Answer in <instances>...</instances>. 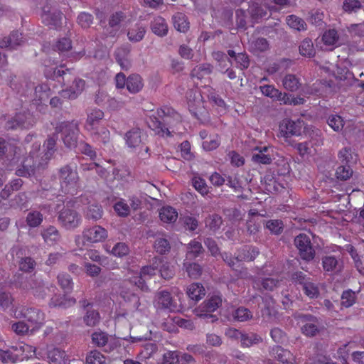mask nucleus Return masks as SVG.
<instances>
[{
    "mask_svg": "<svg viewBox=\"0 0 364 364\" xmlns=\"http://www.w3.org/2000/svg\"><path fill=\"white\" fill-rule=\"evenodd\" d=\"M279 100L282 101L285 105H302L304 103L305 100L301 97H294L291 94L282 93L279 96Z\"/></svg>",
    "mask_w": 364,
    "mask_h": 364,
    "instance_id": "nucleus-59",
    "label": "nucleus"
},
{
    "mask_svg": "<svg viewBox=\"0 0 364 364\" xmlns=\"http://www.w3.org/2000/svg\"><path fill=\"white\" fill-rule=\"evenodd\" d=\"M63 13L48 5L43 7L41 21L50 29L59 30L62 27Z\"/></svg>",
    "mask_w": 364,
    "mask_h": 364,
    "instance_id": "nucleus-8",
    "label": "nucleus"
},
{
    "mask_svg": "<svg viewBox=\"0 0 364 364\" xmlns=\"http://www.w3.org/2000/svg\"><path fill=\"white\" fill-rule=\"evenodd\" d=\"M58 282L65 294L71 292L73 283L72 278L69 274L64 273L58 274Z\"/></svg>",
    "mask_w": 364,
    "mask_h": 364,
    "instance_id": "nucleus-45",
    "label": "nucleus"
},
{
    "mask_svg": "<svg viewBox=\"0 0 364 364\" xmlns=\"http://www.w3.org/2000/svg\"><path fill=\"white\" fill-rule=\"evenodd\" d=\"M11 330L18 336H24L31 333V326L24 321H19L11 323Z\"/></svg>",
    "mask_w": 364,
    "mask_h": 364,
    "instance_id": "nucleus-54",
    "label": "nucleus"
},
{
    "mask_svg": "<svg viewBox=\"0 0 364 364\" xmlns=\"http://www.w3.org/2000/svg\"><path fill=\"white\" fill-rule=\"evenodd\" d=\"M272 356L284 364H291V354L289 350L284 349L281 346H277L272 348L271 352Z\"/></svg>",
    "mask_w": 364,
    "mask_h": 364,
    "instance_id": "nucleus-31",
    "label": "nucleus"
},
{
    "mask_svg": "<svg viewBox=\"0 0 364 364\" xmlns=\"http://www.w3.org/2000/svg\"><path fill=\"white\" fill-rule=\"evenodd\" d=\"M232 316L237 321H246L252 318V314L248 309L239 307L232 312Z\"/></svg>",
    "mask_w": 364,
    "mask_h": 364,
    "instance_id": "nucleus-57",
    "label": "nucleus"
},
{
    "mask_svg": "<svg viewBox=\"0 0 364 364\" xmlns=\"http://www.w3.org/2000/svg\"><path fill=\"white\" fill-rule=\"evenodd\" d=\"M58 139V136L55 131V132L49 135L47 139L45 141L43 144V147L45 148V154L43 156L44 159H43V160L45 161V164H47L48 161L52 158L54 153L55 152Z\"/></svg>",
    "mask_w": 364,
    "mask_h": 364,
    "instance_id": "nucleus-20",
    "label": "nucleus"
},
{
    "mask_svg": "<svg viewBox=\"0 0 364 364\" xmlns=\"http://www.w3.org/2000/svg\"><path fill=\"white\" fill-rule=\"evenodd\" d=\"M142 131L139 128H133L125 134L127 145L131 148L139 146L142 142Z\"/></svg>",
    "mask_w": 364,
    "mask_h": 364,
    "instance_id": "nucleus-27",
    "label": "nucleus"
},
{
    "mask_svg": "<svg viewBox=\"0 0 364 364\" xmlns=\"http://www.w3.org/2000/svg\"><path fill=\"white\" fill-rule=\"evenodd\" d=\"M302 289L304 294L310 299H316L320 295L318 287L310 281L302 287Z\"/></svg>",
    "mask_w": 364,
    "mask_h": 364,
    "instance_id": "nucleus-63",
    "label": "nucleus"
},
{
    "mask_svg": "<svg viewBox=\"0 0 364 364\" xmlns=\"http://www.w3.org/2000/svg\"><path fill=\"white\" fill-rule=\"evenodd\" d=\"M14 316L17 318H23L31 326V333L38 330L44 323V314L36 308H23L21 311L16 310Z\"/></svg>",
    "mask_w": 364,
    "mask_h": 364,
    "instance_id": "nucleus-4",
    "label": "nucleus"
},
{
    "mask_svg": "<svg viewBox=\"0 0 364 364\" xmlns=\"http://www.w3.org/2000/svg\"><path fill=\"white\" fill-rule=\"evenodd\" d=\"M104 112L100 109H92L87 115V124L90 127V130H94L97 124L103 119Z\"/></svg>",
    "mask_w": 364,
    "mask_h": 364,
    "instance_id": "nucleus-39",
    "label": "nucleus"
},
{
    "mask_svg": "<svg viewBox=\"0 0 364 364\" xmlns=\"http://www.w3.org/2000/svg\"><path fill=\"white\" fill-rule=\"evenodd\" d=\"M143 86L142 78L138 74H132L127 78V88L132 93L139 92Z\"/></svg>",
    "mask_w": 364,
    "mask_h": 364,
    "instance_id": "nucleus-30",
    "label": "nucleus"
},
{
    "mask_svg": "<svg viewBox=\"0 0 364 364\" xmlns=\"http://www.w3.org/2000/svg\"><path fill=\"white\" fill-rule=\"evenodd\" d=\"M41 235L44 242L49 245H53L59 241L61 237L60 232L53 225H49L48 228L43 229Z\"/></svg>",
    "mask_w": 364,
    "mask_h": 364,
    "instance_id": "nucleus-25",
    "label": "nucleus"
},
{
    "mask_svg": "<svg viewBox=\"0 0 364 364\" xmlns=\"http://www.w3.org/2000/svg\"><path fill=\"white\" fill-rule=\"evenodd\" d=\"M287 23L291 28L297 31H304L306 29V23L305 21L295 15L288 16L287 17Z\"/></svg>",
    "mask_w": 364,
    "mask_h": 364,
    "instance_id": "nucleus-46",
    "label": "nucleus"
},
{
    "mask_svg": "<svg viewBox=\"0 0 364 364\" xmlns=\"http://www.w3.org/2000/svg\"><path fill=\"white\" fill-rule=\"evenodd\" d=\"M262 341V338L252 332L244 333L240 340L241 346L249 348Z\"/></svg>",
    "mask_w": 364,
    "mask_h": 364,
    "instance_id": "nucleus-37",
    "label": "nucleus"
},
{
    "mask_svg": "<svg viewBox=\"0 0 364 364\" xmlns=\"http://www.w3.org/2000/svg\"><path fill=\"white\" fill-rule=\"evenodd\" d=\"M45 75L47 78L63 82L64 85L68 84L72 80V73L70 69H64V65L60 67L47 68L45 70Z\"/></svg>",
    "mask_w": 364,
    "mask_h": 364,
    "instance_id": "nucleus-11",
    "label": "nucleus"
},
{
    "mask_svg": "<svg viewBox=\"0 0 364 364\" xmlns=\"http://www.w3.org/2000/svg\"><path fill=\"white\" fill-rule=\"evenodd\" d=\"M259 251L257 247L254 246H245L240 250L239 255L236 257L237 262L253 261L258 256Z\"/></svg>",
    "mask_w": 364,
    "mask_h": 364,
    "instance_id": "nucleus-28",
    "label": "nucleus"
},
{
    "mask_svg": "<svg viewBox=\"0 0 364 364\" xmlns=\"http://www.w3.org/2000/svg\"><path fill=\"white\" fill-rule=\"evenodd\" d=\"M43 220V214L37 210L30 211L26 218V223L30 228L39 227Z\"/></svg>",
    "mask_w": 364,
    "mask_h": 364,
    "instance_id": "nucleus-35",
    "label": "nucleus"
},
{
    "mask_svg": "<svg viewBox=\"0 0 364 364\" xmlns=\"http://www.w3.org/2000/svg\"><path fill=\"white\" fill-rule=\"evenodd\" d=\"M310 278L301 271H296L291 273V282L295 285H300L301 288L309 281Z\"/></svg>",
    "mask_w": 364,
    "mask_h": 364,
    "instance_id": "nucleus-58",
    "label": "nucleus"
},
{
    "mask_svg": "<svg viewBox=\"0 0 364 364\" xmlns=\"http://www.w3.org/2000/svg\"><path fill=\"white\" fill-rule=\"evenodd\" d=\"M204 253L205 250L200 242L193 240L187 245L186 258L188 259H195L197 257H203Z\"/></svg>",
    "mask_w": 364,
    "mask_h": 364,
    "instance_id": "nucleus-24",
    "label": "nucleus"
},
{
    "mask_svg": "<svg viewBox=\"0 0 364 364\" xmlns=\"http://www.w3.org/2000/svg\"><path fill=\"white\" fill-rule=\"evenodd\" d=\"M174 28L183 33H186L189 28V22L187 16L183 13H176L172 17Z\"/></svg>",
    "mask_w": 364,
    "mask_h": 364,
    "instance_id": "nucleus-32",
    "label": "nucleus"
},
{
    "mask_svg": "<svg viewBox=\"0 0 364 364\" xmlns=\"http://www.w3.org/2000/svg\"><path fill=\"white\" fill-rule=\"evenodd\" d=\"M187 294L191 299L198 301L205 295V289L200 284L193 283L188 287Z\"/></svg>",
    "mask_w": 364,
    "mask_h": 364,
    "instance_id": "nucleus-36",
    "label": "nucleus"
},
{
    "mask_svg": "<svg viewBox=\"0 0 364 364\" xmlns=\"http://www.w3.org/2000/svg\"><path fill=\"white\" fill-rule=\"evenodd\" d=\"M58 221L63 228L71 230L80 225L81 216L75 210L63 207L58 213Z\"/></svg>",
    "mask_w": 364,
    "mask_h": 364,
    "instance_id": "nucleus-7",
    "label": "nucleus"
},
{
    "mask_svg": "<svg viewBox=\"0 0 364 364\" xmlns=\"http://www.w3.org/2000/svg\"><path fill=\"white\" fill-rule=\"evenodd\" d=\"M76 303V299L73 297L67 296L66 294L63 295H54L49 301L50 307H59L62 309H67Z\"/></svg>",
    "mask_w": 364,
    "mask_h": 364,
    "instance_id": "nucleus-21",
    "label": "nucleus"
},
{
    "mask_svg": "<svg viewBox=\"0 0 364 364\" xmlns=\"http://www.w3.org/2000/svg\"><path fill=\"white\" fill-rule=\"evenodd\" d=\"M146 33L144 27L136 25L134 27L130 28L128 31L127 36L129 40L132 42H139L141 41Z\"/></svg>",
    "mask_w": 364,
    "mask_h": 364,
    "instance_id": "nucleus-40",
    "label": "nucleus"
},
{
    "mask_svg": "<svg viewBox=\"0 0 364 364\" xmlns=\"http://www.w3.org/2000/svg\"><path fill=\"white\" fill-rule=\"evenodd\" d=\"M339 36L335 29H329L326 31L323 36L322 41L325 45L333 46L338 41Z\"/></svg>",
    "mask_w": 364,
    "mask_h": 364,
    "instance_id": "nucleus-61",
    "label": "nucleus"
},
{
    "mask_svg": "<svg viewBox=\"0 0 364 364\" xmlns=\"http://www.w3.org/2000/svg\"><path fill=\"white\" fill-rule=\"evenodd\" d=\"M151 31L160 36L163 37L167 35L168 26L165 19L161 16L156 17L150 24Z\"/></svg>",
    "mask_w": 364,
    "mask_h": 364,
    "instance_id": "nucleus-26",
    "label": "nucleus"
},
{
    "mask_svg": "<svg viewBox=\"0 0 364 364\" xmlns=\"http://www.w3.org/2000/svg\"><path fill=\"white\" fill-rule=\"evenodd\" d=\"M235 17L237 27L233 28V30L245 31L247 28L245 11L242 9H237L235 11Z\"/></svg>",
    "mask_w": 364,
    "mask_h": 364,
    "instance_id": "nucleus-50",
    "label": "nucleus"
},
{
    "mask_svg": "<svg viewBox=\"0 0 364 364\" xmlns=\"http://www.w3.org/2000/svg\"><path fill=\"white\" fill-rule=\"evenodd\" d=\"M222 305V299L220 296L214 295L205 300L197 309V312H213Z\"/></svg>",
    "mask_w": 364,
    "mask_h": 364,
    "instance_id": "nucleus-23",
    "label": "nucleus"
},
{
    "mask_svg": "<svg viewBox=\"0 0 364 364\" xmlns=\"http://www.w3.org/2000/svg\"><path fill=\"white\" fill-rule=\"evenodd\" d=\"M294 318L301 323L302 333L308 337H314L319 332L321 321L316 316L310 314L296 313Z\"/></svg>",
    "mask_w": 364,
    "mask_h": 364,
    "instance_id": "nucleus-6",
    "label": "nucleus"
},
{
    "mask_svg": "<svg viewBox=\"0 0 364 364\" xmlns=\"http://www.w3.org/2000/svg\"><path fill=\"white\" fill-rule=\"evenodd\" d=\"M17 347L12 346L7 350L0 349V360L3 363H14L18 359V355L14 353L17 350Z\"/></svg>",
    "mask_w": 364,
    "mask_h": 364,
    "instance_id": "nucleus-44",
    "label": "nucleus"
},
{
    "mask_svg": "<svg viewBox=\"0 0 364 364\" xmlns=\"http://www.w3.org/2000/svg\"><path fill=\"white\" fill-rule=\"evenodd\" d=\"M336 177L341 181H347L353 175V170L348 164H344L339 166L336 172Z\"/></svg>",
    "mask_w": 364,
    "mask_h": 364,
    "instance_id": "nucleus-55",
    "label": "nucleus"
},
{
    "mask_svg": "<svg viewBox=\"0 0 364 364\" xmlns=\"http://www.w3.org/2000/svg\"><path fill=\"white\" fill-rule=\"evenodd\" d=\"M183 267L186 269L188 276L192 279L198 278L202 274V267L197 263L185 262Z\"/></svg>",
    "mask_w": 364,
    "mask_h": 364,
    "instance_id": "nucleus-53",
    "label": "nucleus"
},
{
    "mask_svg": "<svg viewBox=\"0 0 364 364\" xmlns=\"http://www.w3.org/2000/svg\"><path fill=\"white\" fill-rule=\"evenodd\" d=\"M41 166V162L36 166L33 157L29 156L23 160L21 166L16 169V174L21 177H31L36 174V169H39Z\"/></svg>",
    "mask_w": 364,
    "mask_h": 364,
    "instance_id": "nucleus-16",
    "label": "nucleus"
},
{
    "mask_svg": "<svg viewBox=\"0 0 364 364\" xmlns=\"http://www.w3.org/2000/svg\"><path fill=\"white\" fill-rule=\"evenodd\" d=\"M299 53L301 55L311 58L314 55V45L310 39H304L299 46Z\"/></svg>",
    "mask_w": 364,
    "mask_h": 364,
    "instance_id": "nucleus-51",
    "label": "nucleus"
},
{
    "mask_svg": "<svg viewBox=\"0 0 364 364\" xmlns=\"http://www.w3.org/2000/svg\"><path fill=\"white\" fill-rule=\"evenodd\" d=\"M159 271L160 272L161 277L166 280L172 279L175 275L174 266L168 262L164 261L163 263L160 265V269Z\"/></svg>",
    "mask_w": 364,
    "mask_h": 364,
    "instance_id": "nucleus-49",
    "label": "nucleus"
},
{
    "mask_svg": "<svg viewBox=\"0 0 364 364\" xmlns=\"http://www.w3.org/2000/svg\"><path fill=\"white\" fill-rule=\"evenodd\" d=\"M103 210L102 206L97 204L88 205L86 211V218L97 221L102 217Z\"/></svg>",
    "mask_w": 364,
    "mask_h": 364,
    "instance_id": "nucleus-43",
    "label": "nucleus"
},
{
    "mask_svg": "<svg viewBox=\"0 0 364 364\" xmlns=\"http://www.w3.org/2000/svg\"><path fill=\"white\" fill-rule=\"evenodd\" d=\"M21 33L17 31H14L9 36L0 39V48L14 49L21 44Z\"/></svg>",
    "mask_w": 364,
    "mask_h": 364,
    "instance_id": "nucleus-22",
    "label": "nucleus"
},
{
    "mask_svg": "<svg viewBox=\"0 0 364 364\" xmlns=\"http://www.w3.org/2000/svg\"><path fill=\"white\" fill-rule=\"evenodd\" d=\"M343 9L348 14L356 13L363 9V4L359 0H344Z\"/></svg>",
    "mask_w": 364,
    "mask_h": 364,
    "instance_id": "nucleus-48",
    "label": "nucleus"
},
{
    "mask_svg": "<svg viewBox=\"0 0 364 364\" xmlns=\"http://www.w3.org/2000/svg\"><path fill=\"white\" fill-rule=\"evenodd\" d=\"M105 362V357L96 350L90 351L86 357L87 364H104Z\"/></svg>",
    "mask_w": 364,
    "mask_h": 364,
    "instance_id": "nucleus-60",
    "label": "nucleus"
},
{
    "mask_svg": "<svg viewBox=\"0 0 364 364\" xmlns=\"http://www.w3.org/2000/svg\"><path fill=\"white\" fill-rule=\"evenodd\" d=\"M283 85L285 89L293 92L298 90L299 82L294 75L289 74L283 79Z\"/></svg>",
    "mask_w": 364,
    "mask_h": 364,
    "instance_id": "nucleus-56",
    "label": "nucleus"
},
{
    "mask_svg": "<svg viewBox=\"0 0 364 364\" xmlns=\"http://www.w3.org/2000/svg\"><path fill=\"white\" fill-rule=\"evenodd\" d=\"M33 119L29 113H18L14 118L9 120L6 124L7 129L17 128L28 129L33 126Z\"/></svg>",
    "mask_w": 364,
    "mask_h": 364,
    "instance_id": "nucleus-13",
    "label": "nucleus"
},
{
    "mask_svg": "<svg viewBox=\"0 0 364 364\" xmlns=\"http://www.w3.org/2000/svg\"><path fill=\"white\" fill-rule=\"evenodd\" d=\"M294 245L298 250L300 258L306 262L312 261L316 256V250L309 235L300 233L294 237Z\"/></svg>",
    "mask_w": 364,
    "mask_h": 364,
    "instance_id": "nucleus-5",
    "label": "nucleus"
},
{
    "mask_svg": "<svg viewBox=\"0 0 364 364\" xmlns=\"http://www.w3.org/2000/svg\"><path fill=\"white\" fill-rule=\"evenodd\" d=\"M323 270L327 272L339 273L343 269V262L334 256H324L322 257Z\"/></svg>",
    "mask_w": 364,
    "mask_h": 364,
    "instance_id": "nucleus-19",
    "label": "nucleus"
},
{
    "mask_svg": "<svg viewBox=\"0 0 364 364\" xmlns=\"http://www.w3.org/2000/svg\"><path fill=\"white\" fill-rule=\"evenodd\" d=\"M248 13L252 23H255L257 22L258 20L268 16V9L265 5L257 2H252L249 5Z\"/></svg>",
    "mask_w": 364,
    "mask_h": 364,
    "instance_id": "nucleus-17",
    "label": "nucleus"
},
{
    "mask_svg": "<svg viewBox=\"0 0 364 364\" xmlns=\"http://www.w3.org/2000/svg\"><path fill=\"white\" fill-rule=\"evenodd\" d=\"M179 351L168 350L163 355L162 364H178Z\"/></svg>",
    "mask_w": 364,
    "mask_h": 364,
    "instance_id": "nucleus-64",
    "label": "nucleus"
},
{
    "mask_svg": "<svg viewBox=\"0 0 364 364\" xmlns=\"http://www.w3.org/2000/svg\"><path fill=\"white\" fill-rule=\"evenodd\" d=\"M71 48V41L70 38L66 37L59 38L53 46L54 50H58L62 54L68 52Z\"/></svg>",
    "mask_w": 364,
    "mask_h": 364,
    "instance_id": "nucleus-52",
    "label": "nucleus"
},
{
    "mask_svg": "<svg viewBox=\"0 0 364 364\" xmlns=\"http://www.w3.org/2000/svg\"><path fill=\"white\" fill-rule=\"evenodd\" d=\"M159 218L161 221L171 223L176 220L178 213L176 210L171 206L164 207L160 210Z\"/></svg>",
    "mask_w": 364,
    "mask_h": 364,
    "instance_id": "nucleus-34",
    "label": "nucleus"
},
{
    "mask_svg": "<svg viewBox=\"0 0 364 364\" xmlns=\"http://www.w3.org/2000/svg\"><path fill=\"white\" fill-rule=\"evenodd\" d=\"M58 176L62 187H73L79 181L76 166L73 164H69L61 167L58 171Z\"/></svg>",
    "mask_w": 364,
    "mask_h": 364,
    "instance_id": "nucleus-9",
    "label": "nucleus"
},
{
    "mask_svg": "<svg viewBox=\"0 0 364 364\" xmlns=\"http://www.w3.org/2000/svg\"><path fill=\"white\" fill-rule=\"evenodd\" d=\"M149 236L156 237L154 243V249L158 254L161 255H168L171 252V246L169 240L164 237L160 233L156 235H149Z\"/></svg>",
    "mask_w": 364,
    "mask_h": 364,
    "instance_id": "nucleus-18",
    "label": "nucleus"
},
{
    "mask_svg": "<svg viewBox=\"0 0 364 364\" xmlns=\"http://www.w3.org/2000/svg\"><path fill=\"white\" fill-rule=\"evenodd\" d=\"M11 284L16 288L25 291L32 290L35 294L40 292L43 287V280L36 274L28 275L24 273H16L11 280Z\"/></svg>",
    "mask_w": 364,
    "mask_h": 364,
    "instance_id": "nucleus-3",
    "label": "nucleus"
},
{
    "mask_svg": "<svg viewBox=\"0 0 364 364\" xmlns=\"http://www.w3.org/2000/svg\"><path fill=\"white\" fill-rule=\"evenodd\" d=\"M205 223L207 228L215 232L220 228L223 224V218L218 214L210 215L205 218Z\"/></svg>",
    "mask_w": 364,
    "mask_h": 364,
    "instance_id": "nucleus-42",
    "label": "nucleus"
},
{
    "mask_svg": "<svg viewBox=\"0 0 364 364\" xmlns=\"http://www.w3.org/2000/svg\"><path fill=\"white\" fill-rule=\"evenodd\" d=\"M107 236V230L100 225L85 229L82 232L83 238L90 242H102Z\"/></svg>",
    "mask_w": 364,
    "mask_h": 364,
    "instance_id": "nucleus-14",
    "label": "nucleus"
},
{
    "mask_svg": "<svg viewBox=\"0 0 364 364\" xmlns=\"http://www.w3.org/2000/svg\"><path fill=\"white\" fill-rule=\"evenodd\" d=\"M57 134H61V139L65 146L68 149L75 148L77 145L79 129L77 124L65 121L57 124L55 127Z\"/></svg>",
    "mask_w": 364,
    "mask_h": 364,
    "instance_id": "nucleus-2",
    "label": "nucleus"
},
{
    "mask_svg": "<svg viewBox=\"0 0 364 364\" xmlns=\"http://www.w3.org/2000/svg\"><path fill=\"white\" fill-rule=\"evenodd\" d=\"M154 306L159 310L176 311L177 305L173 301L171 293L166 290L159 291L154 297Z\"/></svg>",
    "mask_w": 364,
    "mask_h": 364,
    "instance_id": "nucleus-10",
    "label": "nucleus"
},
{
    "mask_svg": "<svg viewBox=\"0 0 364 364\" xmlns=\"http://www.w3.org/2000/svg\"><path fill=\"white\" fill-rule=\"evenodd\" d=\"M158 117H149L147 124L156 134L164 136H171L169 129L181 122L180 114L173 109L168 107H163L157 110Z\"/></svg>",
    "mask_w": 364,
    "mask_h": 364,
    "instance_id": "nucleus-1",
    "label": "nucleus"
},
{
    "mask_svg": "<svg viewBox=\"0 0 364 364\" xmlns=\"http://www.w3.org/2000/svg\"><path fill=\"white\" fill-rule=\"evenodd\" d=\"M92 131V137L95 140L105 144L109 141L110 133L106 127L95 128Z\"/></svg>",
    "mask_w": 364,
    "mask_h": 364,
    "instance_id": "nucleus-41",
    "label": "nucleus"
},
{
    "mask_svg": "<svg viewBox=\"0 0 364 364\" xmlns=\"http://www.w3.org/2000/svg\"><path fill=\"white\" fill-rule=\"evenodd\" d=\"M363 21L362 23H353L347 27V31L351 36L364 37V10L363 12Z\"/></svg>",
    "mask_w": 364,
    "mask_h": 364,
    "instance_id": "nucleus-62",
    "label": "nucleus"
},
{
    "mask_svg": "<svg viewBox=\"0 0 364 364\" xmlns=\"http://www.w3.org/2000/svg\"><path fill=\"white\" fill-rule=\"evenodd\" d=\"M264 307L261 310L262 317L269 322H276L279 319L278 312L274 307V301L271 296L262 299Z\"/></svg>",
    "mask_w": 364,
    "mask_h": 364,
    "instance_id": "nucleus-15",
    "label": "nucleus"
},
{
    "mask_svg": "<svg viewBox=\"0 0 364 364\" xmlns=\"http://www.w3.org/2000/svg\"><path fill=\"white\" fill-rule=\"evenodd\" d=\"M67 355L60 348H54L48 351L47 358L50 364H65Z\"/></svg>",
    "mask_w": 364,
    "mask_h": 364,
    "instance_id": "nucleus-29",
    "label": "nucleus"
},
{
    "mask_svg": "<svg viewBox=\"0 0 364 364\" xmlns=\"http://www.w3.org/2000/svg\"><path fill=\"white\" fill-rule=\"evenodd\" d=\"M120 296L124 301L128 303L133 310H139L140 306V299L139 296L134 293L129 291H122Z\"/></svg>",
    "mask_w": 364,
    "mask_h": 364,
    "instance_id": "nucleus-38",
    "label": "nucleus"
},
{
    "mask_svg": "<svg viewBox=\"0 0 364 364\" xmlns=\"http://www.w3.org/2000/svg\"><path fill=\"white\" fill-rule=\"evenodd\" d=\"M304 122L300 119L293 121L289 119H284L279 124V131L282 136L289 137L294 135H300Z\"/></svg>",
    "mask_w": 364,
    "mask_h": 364,
    "instance_id": "nucleus-12",
    "label": "nucleus"
},
{
    "mask_svg": "<svg viewBox=\"0 0 364 364\" xmlns=\"http://www.w3.org/2000/svg\"><path fill=\"white\" fill-rule=\"evenodd\" d=\"M326 122L335 132H340L344 127V121L337 114H331L326 119Z\"/></svg>",
    "mask_w": 364,
    "mask_h": 364,
    "instance_id": "nucleus-47",
    "label": "nucleus"
},
{
    "mask_svg": "<svg viewBox=\"0 0 364 364\" xmlns=\"http://www.w3.org/2000/svg\"><path fill=\"white\" fill-rule=\"evenodd\" d=\"M16 148V146L13 143L0 138V156H4L8 159H13Z\"/></svg>",
    "mask_w": 364,
    "mask_h": 364,
    "instance_id": "nucleus-33",
    "label": "nucleus"
}]
</instances>
